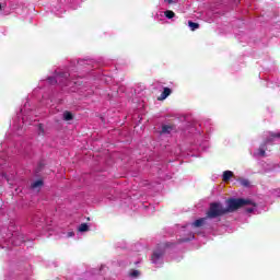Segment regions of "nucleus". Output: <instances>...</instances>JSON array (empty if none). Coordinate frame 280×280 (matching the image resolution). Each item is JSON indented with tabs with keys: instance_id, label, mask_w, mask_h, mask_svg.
Listing matches in <instances>:
<instances>
[{
	"instance_id": "ddd939ff",
	"label": "nucleus",
	"mask_w": 280,
	"mask_h": 280,
	"mask_svg": "<svg viewBox=\"0 0 280 280\" xmlns=\"http://www.w3.org/2000/svg\"><path fill=\"white\" fill-rule=\"evenodd\" d=\"M164 16H166V19H174L176 16V13H174V11L172 10H167L164 12Z\"/></svg>"
},
{
	"instance_id": "f03ea898",
	"label": "nucleus",
	"mask_w": 280,
	"mask_h": 280,
	"mask_svg": "<svg viewBox=\"0 0 280 280\" xmlns=\"http://www.w3.org/2000/svg\"><path fill=\"white\" fill-rule=\"evenodd\" d=\"M228 213L231 211H237V209H242V207H246V199L244 198H230L226 200Z\"/></svg>"
},
{
	"instance_id": "4468645a",
	"label": "nucleus",
	"mask_w": 280,
	"mask_h": 280,
	"mask_svg": "<svg viewBox=\"0 0 280 280\" xmlns=\"http://www.w3.org/2000/svg\"><path fill=\"white\" fill-rule=\"evenodd\" d=\"M79 231H80V233H85V231H89V224L82 223V224L79 226Z\"/></svg>"
},
{
	"instance_id": "423d86ee",
	"label": "nucleus",
	"mask_w": 280,
	"mask_h": 280,
	"mask_svg": "<svg viewBox=\"0 0 280 280\" xmlns=\"http://www.w3.org/2000/svg\"><path fill=\"white\" fill-rule=\"evenodd\" d=\"M172 95V89L170 88H164L163 92L161 95L158 97L159 102H163L164 100H167Z\"/></svg>"
},
{
	"instance_id": "6e6552de",
	"label": "nucleus",
	"mask_w": 280,
	"mask_h": 280,
	"mask_svg": "<svg viewBox=\"0 0 280 280\" xmlns=\"http://www.w3.org/2000/svg\"><path fill=\"white\" fill-rule=\"evenodd\" d=\"M172 130H176V125H163L162 126V132L164 135H168V132H172Z\"/></svg>"
},
{
	"instance_id": "7ed1b4c3",
	"label": "nucleus",
	"mask_w": 280,
	"mask_h": 280,
	"mask_svg": "<svg viewBox=\"0 0 280 280\" xmlns=\"http://www.w3.org/2000/svg\"><path fill=\"white\" fill-rule=\"evenodd\" d=\"M275 139H280V132H269V138H267L258 149L259 156H264L266 154V150H268L267 145L272 143Z\"/></svg>"
},
{
	"instance_id": "6ab92c4d",
	"label": "nucleus",
	"mask_w": 280,
	"mask_h": 280,
	"mask_svg": "<svg viewBox=\"0 0 280 280\" xmlns=\"http://www.w3.org/2000/svg\"><path fill=\"white\" fill-rule=\"evenodd\" d=\"M243 185H246V182H243Z\"/></svg>"
},
{
	"instance_id": "0eeeda50",
	"label": "nucleus",
	"mask_w": 280,
	"mask_h": 280,
	"mask_svg": "<svg viewBox=\"0 0 280 280\" xmlns=\"http://www.w3.org/2000/svg\"><path fill=\"white\" fill-rule=\"evenodd\" d=\"M161 257H163L162 250L154 252L153 255L151 256L152 264H159V259H161Z\"/></svg>"
},
{
	"instance_id": "1a4fd4ad",
	"label": "nucleus",
	"mask_w": 280,
	"mask_h": 280,
	"mask_svg": "<svg viewBox=\"0 0 280 280\" xmlns=\"http://www.w3.org/2000/svg\"><path fill=\"white\" fill-rule=\"evenodd\" d=\"M231 178H233V172L224 171L223 172V182L229 183V180H231Z\"/></svg>"
},
{
	"instance_id": "2eb2a0df",
	"label": "nucleus",
	"mask_w": 280,
	"mask_h": 280,
	"mask_svg": "<svg viewBox=\"0 0 280 280\" xmlns=\"http://www.w3.org/2000/svg\"><path fill=\"white\" fill-rule=\"evenodd\" d=\"M139 275H141V272H139V270H133L132 272H130V277H133L135 279H137V277H139Z\"/></svg>"
},
{
	"instance_id": "f3484780",
	"label": "nucleus",
	"mask_w": 280,
	"mask_h": 280,
	"mask_svg": "<svg viewBox=\"0 0 280 280\" xmlns=\"http://www.w3.org/2000/svg\"><path fill=\"white\" fill-rule=\"evenodd\" d=\"M73 235H75V233L70 232V233L68 234V237H73Z\"/></svg>"
},
{
	"instance_id": "20e7f679",
	"label": "nucleus",
	"mask_w": 280,
	"mask_h": 280,
	"mask_svg": "<svg viewBox=\"0 0 280 280\" xmlns=\"http://www.w3.org/2000/svg\"><path fill=\"white\" fill-rule=\"evenodd\" d=\"M60 78H65V80H67V78H69V73L60 72L57 77H49L48 82L49 84H58V80H60Z\"/></svg>"
},
{
	"instance_id": "a211bd4d",
	"label": "nucleus",
	"mask_w": 280,
	"mask_h": 280,
	"mask_svg": "<svg viewBox=\"0 0 280 280\" xmlns=\"http://www.w3.org/2000/svg\"><path fill=\"white\" fill-rule=\"evenodd\" d=\"M39 129L43 130V125H39Z\"/></svg>"
},
{
	"instance_id": "9d476101",
	"label": "nucleus",
	"mask_w": 280,
	"mask_h": 280,
	"mask_svg": "<svg viewBox=\"0 0 280 280\" xmlns=\"http://www.w3.org/2000/svg\"><path fill=\"white\" fill-rule=\"evenodd\" d=\"M43 185H44L43 179H37L31 185V189H40Z\"/></svg>"
},
{
	"instance_id": "aec40b11",
	"label": "nucleus",
	"mask_w": 280,
	"mask_h": 280,
	"mask_svg": "<svg viewBox=\"0 0 280 280\" xmlns=\"http://www.w3.org/2000/svg\"><path fill=\"white\" fill-rule=\"evenodd\" d=\"M1 8H2V5H1V3H0V10H1Z\"/></svg>"
},
{
	"instance_id": "9b49d317",
	"label": "nucleus",
	"mask_w": 280,
	"mask_h": 280,
	"mask_svg": "<svg viewBox=\"0 0 280 280\" xmlns=\"http://www.w3.org/2000/svg\"><path fill=\"white\" fill-rule=\"evenodd\" d=\"M73 119V114L69 110L63 112V120L71 121Z\"/></svg>"
},
{
	"instance_id": "f8f14e48",
	"label": "nucleus",
	"mask_w": 280,
	"mask_h": 280,
	"mask_svg": "<svg viewBox=\"0 0 280 280\" xmlns=\"http://www.w3.org/2000/svg\"><path fill=\"white\" fill-rule=\"evenodd\" d=\"M188 26L190 27V30L192 32H196V30H198L200 27V24H198L196 22L188 21Z\"/></svg>"
},
{
	"instance_id": "39448f33",
	"label": "nucleus",
	"mask_w": 280,
	"mask_h": 280,
	"mask_svg": "<svg viewBox=\"0 0 280 280\" xmlns=\"http://www.w3.org/2000/svg\"><path fill=\"white\" fill-rule=\"evenodd\" d=\"M208 220H209V218H207V217L197 219L195 222L191 223V226L194 229H200V228L205 226V224H207Z\"/></svg>"
},
{
	"instance_id": "f257e3e1",
	"label": "nucleus",
	"mask_w": 280,
	"mask_h": 280,
	"mask_svg": "<svg viewBox=\"0 0 280 280\" xmlns=\"http://www.w3.org/2000/svg\"><path fill=\"white\" fill-rule=\"evenodd\" d=\"M229 210L222 206L220 202L210 203L209 210L206 213L208 220H214V218H221V215H226Z\"/></svg>"
},
{
	"instance_id": "dca6fc26",
	"label": "nucleus",
	"mask_w": 280,
	"mask_h": 280,
	"mask_svg": "<svg viewBox=\"0 0 280 280\" xmlns=\"http://www.w3.org/2000/svg\"><path fill=\"white\" fill-rule=\"evenodd\" d=\"M176 1L178 0H167V3L172 4V3H176Z\"/></svg>"
}]
</instances>
